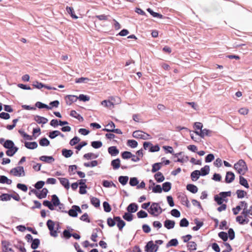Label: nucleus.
Listing matches in <instances>:
<instances>
[{
    "mask_svg": "<svg viewBox=\"0 0 252 252\" xmlns=\"http://www.w3.org/2000/svg\"><path fill=\"white\" fill-rule=\"evenodd\" d=\"M231 192L230 191L226 192H221L219 193V195L220 196L222 199H225L227 196H230Z\"/></svg>",
    "mask_w": 252,
    "mask_h": 252,
    "instance_id": "e2e57ef3",
    "label": "nucleus"
},
{
    "mask_svg": "<svg viewBox=\"0 0 252 252\" xmlns=\"http://www.w3.org/2000/svg\"><path fill=\"white\" fill-rule=\"evenodd\" d=\"M83 157L85 159L89 160L92 158H96L97 157V156L95 155L93 153H90L85 154L83 156Z\"/></svg>",
    "mask_w": 252,
    "mask_h": 252,
    "instance_id": "0e129e2a",
    "label": "nucleus"
},
{
    "mask_svg": "<svg viewBox=\"0 0 252 252\" xmlns=\"http://www.w3.org/2000/svg\"><path fill=\"white\" fill-rule=\"evenodd\" d=\"M90 79L87 77H81L79 78H77L75 80V82L76 83H87Z\"/></svg>",
    "mask_w": 252,
    "mask_h": 252,
    "instance_id": "69168bd1",
    "label": "nucleus"
},
{
    "mask_svg": "<svg viewBox=\"0 0 252 252\" xmlns=\"http://www.w3.org/2000/svg\"><path fill=\"white\" fill-rule=\"evenodd\" d=\"M19 133L26 140H31L32 139V136L28 135L22 130H19Z\"/></svg>",
    "mask_w": 252,
    "mask_h": 252,
    "instance_id": "09e8293b",
    "label": "nucleus"
},
{
    "mask_svg": "<svg viewBox=\"0 0 252 252\" xmlns=\"http://www.w3.org/2000/svg\"><path fill=\"white\" fill-rule=\"evenodd\" d=\"M47 225L50 230L51 235L53 237H57V231L54 230V227L55 226L54 222L52 220H49L47 222Z\"/></svg>",
    "mask_w": 252,
    "mask_h": 252,
    "instance_id": "423d86ee",
    "label": "nucleus"
},
{
    "mask_svg": "<svg viewBox=\"0 0 252 252\" xmlns=\"http://www.w3.org/2000/svg\"><path fill=\"white\" fill-rule=\"evenodd\" d=\"M120 162L121 161L119 158L114 159L111 161V165L114 170L117 169L120 167Z\"/></svg>",
    "mask_w": 252,
    "mask_h": 252,
    "instance_id": "5701e85b",
    "label": "nucleus"
},
{
    "mask_svg": "<svg viewBox=\"0 0 252 252\" xmlns=\"http://www.w3.org/2000/svg\"><path fill=\"white\" fill-rule=\"evenodd\" d=\"M195 221L196 225L193 226L192 229L194 231H197L203 225V223L202 222H200L196 220H195Z\"/></svg>",
    "mask_w": 252,
    "mask_h": 252,
    "instance_id": "13d9d810",
    "label": "nucleus"
},
{
    "mask_svg": "<svg viewBox=\"0 0 252 252\" xmlns=\"http://www.w3.org/2000/svg\"><path fill=\"white\" fill-rule=\"evenodd\" d=\"M132 157V153L130 152L125 151L122 154V157L124 159H129Z\"/></svg>",
    "mask_w": 252,
    "mask_h": 252,
    "instance_id": "864d4df0",
    "label": "nucleus"
},
{
    "mask_svg": "<svg viewBox=\"0 0 252 252\" xmlns=\"http://www.w3.org/2000/svg\"><path fill=\"white\" fill-rule=\"evenodd\" d=\"M115 220L117 222V225L119 229L121 231L126 225L125 222L122 220L120 217H115Z\"/></svg>",
    "mask_w": 252,
    "mask_h": 252,
    "instance_id": "ddd939ff",
    "label": "nucleus"
},
{
    "mask_svg": "<svg viewBox=\"0 0 252 252\" xmlns=\"http://www.w3.org/2000/svg\"><path fill=\"white\" fill-rule=\"evenodd\" d=\"M18 150V149L16 147L12 148L11 149H8V150L6 151V154L8 156H13L15 154V153L17 152Z\"/></svg>",
    "mask_w": 252,
    "mask_h": 252,
    "instance_id": "2f4dec72",
    "label": "nucleus"
},
{
    "mask_svg": "<svg viewBox=\"0 0 252 252\" xmlns=\"http://www.w3.org/2000/svg\"><path fill=\"white\" fill-rule=\"evenodd\" d=\"M187 189L193 193H195L198 191L197 187L193 184H188L187 186Z\"/></svg>",
    "mask_w": 252,
    "mask_h": 252,
    "instance_id": "b1692460",
    "label": "nucleus"
},
{
    "mask_svg": "<svg viewBox=\"0 0 252 252\" xmlns=\"http://www.w3.org/2000/svg\"><path fill=\"white\" fill-rule=\"evenodd\" d=\"M171 188V184L170 182H167L162 184V189L165 191L167 192L170 190Z\"/></svg>",
    "mask_w": 252,
    "mask_h": 252,
    "instance_id": "f704fd0d",
    "label": "nucleus"
},
{
    "mask_svg": "<svg viewBox=\"0 0 252 252\" xmlns=\"http://www.w3.org/2000/svg\"><path fill=\"white\" fill-rule=\"evenodd\" d=\"M158 246L154 244L153 241H149L145 247V251L146 252H156Z\"/></svg>",
    "mask_w": 252,
    "mask_h": 252,
    "instance_id": "20e7f679",
    "label": "nucleus"
},
{
    "mask_svg": "<svg viewBox=\"0 0 252 252\" xmlns=\"http://www.w3.org/2000/svg\"><path fill=\"white\" fill-rule=\"evenodd\" d=\"M148 212L154 217H158L162 213V209L157 203H153L149 209Z\"/></svg>",
    "mask_w": 252,
    "mask_h": 252,
    "instance_id": "f03ea898",
    "label": "nucleus"
},
{
    "mask_svg": "<svg viewBox=\"0 0 252 252\" xmlns=\"http://www.w3.org/2000/svg\"><path fill=\"white\" fill-rule=\"evenodd\" d=\"M61 184L66 189L69 188V183L68 179L65 178H59Z\"/></svg>",
    "mask_w": 252,
    "mask_h": 252,
    "instance_id": "4be33fe9",
    "label": "nucleus"
},
{
    "mask_svg": "<svg viewBox=\"0 0 252 252\" xmlns=\"http://www.w3.org/2000/svg\"><path fill=\"white\" fill-rule=\"evenodd\" d=\"M61 135L63 136V134L59 130H54L49 133V137L51 139H54L57 136Z\"/></svg>",
    "mask_w": 252,
    "mask_h": 252,
    "instance_id": "cd10ccee",
    "label": "nucleus"
},
{
    "mask_svg": "<svg viewBox=\"0 0 252 252\" xmlns=\"http://www.w3.org/2000/svg\"><path fill=\"white\" fill-rule=\"evenodd\" d=\"M73 153L72 151L71 150L63 149L62 150V155L66 158L70 157L73 155Z\"/></svg>",
    "mask_w": 252,
    "mask_h": 252,
    "instance_id": "c756f323",
    "label": "nucleus"
},
{
    "mask_svg": "<svg viewBox=\"0 0 252 252\" xmlns=\"http://www.w3.org/2000/svg\"><path fill=\"white\" fill-rule=\"evenodd\" d=\"M103 206L104 208V210L106 212H110L111 211V207L109 204L107 202H104L103 203Z\"/></svg>",
    "mask_w": 252,
    "mask_h": 252,
    "instance_id": "4d7b16f0",
    "label": "nucleus"
},
{
    "mask_svg": "<svg viewBox=\"0 0 252 252\" xmlns=\"http://www.w3.org/2000/svg\"><path fill=\"white\" fill-rule=\"evenodd\" d=\"M101 104L102 105L104 106L105 107L108 108L109 109H111L112 108H113L114 106V103L113 101H108L107 100H103Z\"/></svg>",
    "mask_w": 252,
    "mask_h": 252,
    "instance_id": "a211bd4d",
    "label": "nucleus"
},
{
    "mask_svg": "<svg viewBox=\"0 0 252 252\" xmlns=\"http://www.w3.org/2000/svg\"><path fill=\"white\" fill-rule=\"evenodd\" d=\"M2 251L4 252H13L11 248H9L10 243L6 241H2L1 242Z\"/></svg>",
    "mask_w": 252,
    "mask_h": 252,
    "instance_id": "9d476101",
    "label": "nucleus"
},
{
    "mask_svg": "<svg viewBox=\"0 0 252 252\" xmlns=\"http://www.w3.org/2000/svg\"><path fill=\"white\" fill-rule=\"evenodd\" d=\"M35 105L36 107L39 109L46 108L47 109H52V107H50V106H48L39 101L37 102Z\"/></svg>",
    "mask_w": 252,
    "mask_h": 252,
    "instance_id": "473e14b6",
    "label": "nucleus"
},
{
    "mask_svg": "<svg viewBox=\"0 0 252 252\" xmlns=\"http://www.w3.org/2000/svg\"><path fill=\"white\" fill-rule=\"evenodd\" d=\"M214 200L219 205L223 204L224 201L225 202L227 201V199H222L219 195H217L214 197Z\"/></svg>",
    "mask_w": 252,
    "mask_h": 252,
    "instance_id": "7c9ffc66",
    "label": "nucleus"
},
{
    "mask_svg": "<svg viewBox=\"0 0 252 252\" xmlns=\"http://www.w3.org/2000/svg\"><path fill=\"white\" fill-rule=\"evenodd\" d=\"M123 218L128 221H130L132 220L133 216L130 213H126L123 216Z\"/></svg>",
    "mask_w": 252,
    "mask_h": 252,
    "instance_id": "bf43d9fd",
    "label": "nucleus"
},
{
    "mask_svg": "<svg viewBox=\"0 0 252 252\" xmlns=\"http://www.w3.org/2000/svg\"><path fill=\"white\" fill-rule=\"evenodd\" d=\"M10 172L15 176L20 177L25 175V171L22 166H18L13 168L11 170Z\"/></svg>",
    "mask_w": 252,
    "mask_h": 252,
    "instance_id": "39448f33",
    "label": "nucleus"
},
{
    "mask_svg": "<svg viewBox=\"0 0 252 252\" xmlns=\"http://www.w3.org/2000/svg\"><path fill=\"white\" fill-rule=\"evenodd\" d=\"M25 147L29 149H34L37 147V144L36 142H26Z\"/></svg>",
    "mask_w": 252,
    "mask_h": 252,
    "instance_id": "f3484780",
    "label": "nucleus"
},
{
    "mask_svg": "<svg viewBox=\"0 0 252 252\" xmlns=\"http://www.w3.org/2000/svg\"><path fill=\"white\" fill-rule=\"evenodd\" d=\"M0 183L1 184H7L8 185H10L12 183V181L10 179H8L6 176H0Z\"/></svg>",
    "mask_w": 252,
    "mask_h": 252,
    "instance_id": "72a5a7b5",
    "label": "nucleus"
},
{
    "mask_svg": "<svg viewBox=\"0 0 252 252\" xmlns=\"http://www.w3.org/2000/svg\"><path fill=\"white\" fill-rule=\"evenodd\" d=\"M178 244V240L176 239H172L168 242L166 245L167 247L171 246H176Z\"/></svg>",
    "mask_w": 252,
    "mask_h": 252,
    "instance_id": "3c124183",
    "label": "nucleus"
},
{
    "mask_svg": "<svg viewBox=\"0 0 252 252\" xmlns=\"http://www.w3.org/2000/svg\"><path fill=\"white\" fill-rule=\"evenodd\" d=\"M138 206L135 203H131L127 207V210L130 213H134L137 211Z\"/></svg>",
    "mask_w": 252,
    "mask_h": 252,
    "instance_id": "dca6fc26",
    "label": "nucleus"
},
{
    "mask_svg": "<svg viewBox=\"0 0 252 252\" xmlns=\"http://www.w3.org/2000/svg\"><path fill=\"white\" fill-rule=\"evenodd\" d=\"M32 191L34 193H35L36 196L39 199H42L46 197L47 194L48 193V189L46 188L43 189L40 193L37 192V191L35 189H33Z\"/></svg>",
    "mask_w": 252,
    "mask_h": 252,
    "instance_id": "6e6552de",
    "label": "nucleus"
},
{
    "mask_svg": "<svg viewBox=\"0 0 252 252\" xmlns=\"http://www.w3.org/2000/svg\"><path fill=\"white\" fill-rule=\"evenodd\" d=\"M43 205L45 206H47L48 207V208L51 210H54V206L53 204L51 203V202L48 200H44L43 202Z\"/></svg>",
    "mask_w": 252,
    "mask_h": 252,
    "instance_id": "680f3d73",
    "label": "nucleus"
},
{
    "mask_svg": "<svg viewBox=\"0 0 252 252\" xmlns=\"http://www.w3.org/2000/svg\"><path fill=\"white\" fill-rule=\"evenodd\" d=\"M39 159L48 163H51L54 161L55 159L52 156H42L39 158Z\"/></svg>",
    "mask_w": 252,
    "mask_h": 252,
    "instance_id": "2eb2a0df",
    "label": "nucleus"
},
{
    "mask_svg": "<svg viewBox=\"0 0 252 252\" xmlns=\"http://www.w3.org/2000/svg\"><path fill=\"white\" fill-rule=\"evenodd\" d=\"M196 244L193 241L189 242L187 246L189 250L190 251H194L196 250Z\"/></svg>",
    "mask_w": 252,
    "mask_h": 252,
    "instance_id": "de8ad7c7",
    "label": "nucleus"
},
{
    "mask_svg": "<svg viewBox=\"0 0 252 252\" xmlns=\"http://www.w3.org/2000/svg\"><path fill=\"white\" fill-rule=\"evenodd\" d=\"M154 177L158 183L163 182L165 179L164 176L163 175L162 173L160 172H158V173H157L155 175Z\"/></svg>",
    "mask_w": 252,
    "mask_h": 252,
    "instance_id": "412c9836",
    "label": "nucleus"
},
{
    "mask_svg": "<svg viewBox=\"0 0 252 252\" xmlns=\"http://www.w3.org/2000/svg\"><path fill=\"white\" fill-rule=\"evenodd\" d=\"M39 143L41 146H47L50 144V142L46 138H43L39 140Z\"/></svg>",
    "mask_w": 252,
    "mask_h": 252,
    "instance_id": "37998d69",
    "label": "nucleus"
},
{
    "mask_svg": "<svg viewBox=\"0 0 252 252\" xmlns=\"http://www.w3.org/2000/svg\"><path fill=\"white\" fill-rule=\"evenodd\" d=\"M161 163H156L152 166V172L154 173L159 170L161 168Z\"/></svg>",
    "mask_w": 252,
    "mask_h": 252,
    "instance_id": "8fccbe9b",
    "label": "nucleus"
},
{
    "mask_svg": "<svg viewBox=\"0 0 252 252\" xmlns=\"http://www.w3.org/2000/svg\"><path fill=\"white\" fill-rule=\"evenodd\" d=\"M239 180V183L242 186H244L246 188H249L248 182L244 177L242 176H240Z\"/></svg>",
    "mask_w": 252,
    "mask_h": 252,
    "instance_id": "e433bc0d",
    "label": "nucleus"
},
{
    "mask_svg": "<svg viewBox=\"0 0 252 252\" xmlns=\"http://www.w3.org/2000/svg\"><path fill=\"white\" fill-rule=\"evenodd\" d=\"M219 236L224 241H226L228 239V235L227 233L222 231L219 233Z\"/></svg>",
    "mask_w": 252,
    "mask_h": 252,
    "instance_id": "6e6d98bb",
    "label": "nucleus"
},
{
    "mask_svg": "<svg viewBox=\"0 0 252 252\" xmlns=\"http://www.w3.org/2000/svg\"><path fill=\"white\" fill-rule=\"evenodd\" d=\"M91 202L92 204L96 208L100 206V201L96 197H92L91 199Z\"/></svg>",
    "mask_w": 252,
    "mask_h": 252,
    "instance_id": "4c0bfd02",
    "label": "nucleus"
},
{
    "mask_svg": "<svg viewBox=\"0 0 252 252\" xmlns=\"http://www.w3.org/2000/svg\"><path fill=\"white\" fill-rule=\"evenodd\" d=\"M236 220L240 224L244 225L247 224L249 222V220L248 218V216L245 215H242L238 216L236 218Z\"/></svg>",
    "mask_w": 252,
    "mask_h": 252,
    "instance_id": "0eeeda50",
    "label": "nucleus"
},
{
    "mask_svg": "<svg viewBox=\"0 0 252 252\" xmlns=\"http://www.w3.org/2000/svg\"><path fill=\"white\" fill-rule=\"evenodd\" d=\"M40 244V241L38 239H34L32 240V242L31 245V248L32 249L35 250L38 248Z\"/></svg>",
    "mask_w": 252,
    "mask_h": 252,
    "instance_id": "c03bdc74",
    "label": "nucleus"
},
{
    "mask_svg": "<svg viewBox=\"0 0 252 252\" xmlns=\"http://www.w3.org/2000/svg\"><path fill=\"white\" fill-rule=\"evenodd\" d=\"M65 99L67 104L71 105L73 102L77 101L78 97L73 95H68L65 97Z\"/></svg>",
    "mask_w": 252,
    "mask_h": 252,
    "instance_id": "9b49d317",
    "label": "nucleus"
},
{
    "mask_svg": "<svg viewBox=\"0 0 252 252\" xmlns=\"http://www.w3.org/2000/svg\"><path fill=\"white\" fill-rule=\"evenodd\" d=\"M52 201L53 202V205L55 206H59L60 204L59 198L55 194L52 196Z\"/></svg>",
    "mask_w": 252,
    "mask_h": 252,
    "instance_id": "58836bf2",
    "label": "nucleus"
},
{
    "mask_svg": "<svg viewBox=\"0 0 252 252\" xmlns=\"http://www.w3.org/2000/svg\"><path fill=\"white\" fill-rule=\"evenodd\" d=\"M175 224L174 221L169 220H166L164 223V226L168 229L173 228L174 227Z\"/></svg>",
    "mask_w": 252,
    "mask_h": 252,
    "instance_id": "6ab92c4d",
    "label": "nucleus"
},
{
    "mask_svg": "<svg viewBox=\"0 0 252 252\" xmlns=\"http://www.w3.org/2000/svg\"><path fill=\"white\" fill-rule=\"evenodd\" d=\"M66 10L67 13L70 15L71 17L73 19H77L78 17L75 14L74 9L71 7L67 6Z\"/></svg>",
    "mask_w": 252,
    "mask_h": 252,
    "instance_id": "bb28decb",
    "label": "nucleus"
},
{
    "mask_svg": "<svg viewBox=\"0 0 252 252\" xmlns=\"http://www.w3.org/2000/svg\"><path fill=\"white\" fill-rule=\"evenodd\" d=\"M234 169L237 173L241 175H244L248 170V168L246 162L242 159H240L234 165Z\"/></svg>",
    "mask_w": 252,
    "mask_h": 252,
    "instance_id": "f257e3e1",
    "label": "nucleus"
},
{
    "mask_svg": "<svg viewBox=\"0 0 252 252\" xmlns=\"http://www.w3.org/2000/svg\"><path fill=\"white\" fill-rule=\"evenodd\" d=\"M34 120L38 124H45L48 120L47 118L40 116L36 115L34 117Z\"/></svg>",
    "mask_w": 252,
    "mask_h": 252,
    "instance_id": "f8f14e48",
    "label": "nucleus"
},
{
    "mask_svg": "<svg viewBox=\"0 0 252 252\" xmlns=\"http://www.w3.org/2000/svg\"><path fill=\"white\" fill-rule=\"evenodd\" d=\"M242 204H245L244 208H243V210L241 213L242 215H247L248 216L250 215L252 216V205L250 207L249 209H247L248 205L247 203L243 201L242 202Z\"/></svg>",
    "mask_w": 252,
    "mask_h": 252,
    "instance_id": "1a4fd4ad",
    "label": "nucleus"
},
{
    "mask_svg": "<svg viewBox=\"0 0 252 252\" xmlns=\"http://www.w3.org/2000/svg\"><path fill=\"white\" fill-rule=\"evenodd\" d=\"M127 144L128 146H129L132 148H134L137 146L138 143L136 141H135L134 140H128Z\"/></svg>",
    "mask_w": 252,
    "mask_h": 252,
    "instance_id": "49530a36",
    "label": "nucleus"
},
{
    "mask_svg": "<svg viewBox=\"0 0 252 252\" xmlns=\"http://www.w3.org/2000/svg\"><path fill=\"white\" fill-rule=\"evenodd\" d=\"M116 221H117L115 220V217H114V219L108 218L107 220V224L110 227L114 226L115 225Z\"/></svg>",
    "mask_w": 252,
    "mask_h": 252,
    "instance_id": "603ef678",
    "label": "nucleus"
},
{
    "mask_svg": "<svg viewBox=\"0 0 252 252\" xmlns=\"http://www.w3.org/2000/svg\"><path fill=\"white\" fill-rule=\"evenodd\" d=\"M91 145L93 148L95 149H98L100 148L102 146V143L101 141H93L91 143Z\"/></svg>",
    "mask_w": 252,
    "mask_h": 252,
    "instance_id": "a18cd8bd",
    "label": "nucleus"
},
{
    "mask_svg": "<svg viewBox=\"0 0 252 252\" xmlns=\"http://www.w3.org/2000/svg\"><path fill=\"white\" fill-rule=\"evenodd\" d=\"M119 182L122 184L123 185H125L127 183L128 180V177L127 176H120L119 177Z\"/></svg>",
    "mask_w": 252,
    "mask_h": 252,
    "instance_id": "79ce46f5",
    "label": "nucleus"
},
{
    "mask_svg": "<svg viewBox=\"0 0 252 252\" xmlns=\"http://www.w3.org/2000/svg\"><path fill=\"white\" fill-rule=\"evenodd\" d=\"M210 168L208 165H205L204 167L202 168L200 170V175L205 176L209 174Z\"/></svg>",
    "mask_w": 252,
    "mask_h": 252,
    "instance_id": "c9c22d12",
    "label": "nucleus"
},
{
    "mask_svg": "<svg viewBox=\"0 0 252 252\" xmlns=\"http://www.w3.org/2000/svg\"><path fill=\"white\" fill-rule=\"evenodd\" d=\"M14 146V144L13 142L10 140H6L3 144L4 147L6 149H11L12 148L15 147Z\"/></svg>",
    "mask_w": 252,
    "mask_h": 252,
    "instance_id": "c85d7f7f",
    "label": "nucleus"
},
{
    "mask_svg": "<svg viewBox=\"0 0 252 252\" xmlns=\"http://www.w3.org/2000/svg\"><path fill=\"white\" fill-rule=\"evenodd\" d=\"M209 132L210 131L206 128L204 129H201L200 131L199 136L202 138H204L205 136L209 135Z\"/></svg>",
    "mask_w": 252,
    "mask_h": 252,
    "instance_id": "052dcab7",
    "label": "nucleus"
},
{
    "mask_svg": "<svg viewBox=\"0 0 252 252\" xmlns=\"http://www.w3.org/2000/svg\"><path fill=\"white\" fill-rule=\"evenodd\" d=\"M200 171L199 170H194L191 173V178L192 181H196L200 175Z\"/></svg>",
    "mask_w": 252,
    "mask_h": 252,
    "instance_id": "393cba45",
    "label": "nucleus"
},
{
    "mask_svg": "<svg viewBox=\"0 0 252 252\" xmlns=\"http://www.w3.org/2000/svg\"><path fill=\"white\" fill-rule=\"evenodd\" d=\"M70 115L72 117L76 118L80 121H83L84 120L83 118L80 114H78L75 110H71Z\"/></svg>",
    "mask_w": 252,
    "mask_h": 252,
    "instance_id": "a878e982",
    "label": "nucleus"
},
{
    "mask_svg": "<svg viewBox=\"0 0 252 252\" xmlns=\"http://www.w3.org/2000/svg\"><path fill=\"white\" fill-rule=\"evenodd\" d=\"M0 199L2 201H9L11 199L10 194L3 193L0 196Z\"/></svg>",
    "mask_w": 252,
    "mask_h": 252,
    "instance_id": "5fc2aeb1",
    "label": "nucleus"
},
{
    "mask_svg": "<svg viewBox=\"0 0 252 252\" xmlns=\"http://www.w3.org/2000/svg\"><path fill=\"white\" fill-rule=\"evenodd\" d=\"M68 214L70 216L72 217H76L78 215L76 210V208H73L72 207L68 211Z\"/></svg>",
    "mask_w": 252,
    "mask_h": 252,
    "instance_id": "338daca9",
    "label": "nucleus"
},
{
    "mask_svg": "<svg viewBox=\"0 0 252 252\" xmlns=\"http://www.w3.org/2000/svg\"><path fill=\"white\" fill-rule=\"evenodd\" d=\"M235 175L234 174L230 171H228L226 173L225 176V182L227 183H230L233 182L234 180Z\"/></svg>",
    "mask_w": 252,
    "mask_h": 252,
    "instance_id": "4468645a",
    "label": "nucleus"
},
{
    "mask_svg": "<svg viewBox=\"0 0 252 252\" xmlns=\"http://www.w3.org/2000/svg\"><path fill=\"white\" fill-rule=\"evenodd\" d=\"M102 185L106 188H109L111 187H116V185L112 181H109L107 180H104L102 183Z\"/></svg>",
    "mask_w": 252,
    "mask_h": 252,
    "instance_id": "ea45409f",
    "label": "nucleus"
},
{
    "mask_svg": "<svg viewBox=\"0 0 252 252\" xmlns=\"http://www.w3.org/2000/svg\"><path fill=\"white\" fill-rule=\"evenodd\" d=\"M147 11L154 17H158L159 19L163 18V15L158 13L154 12L151 8H149L147 9Z\"/></svg>",
    "mask_w": 252,
    "mask_h": 252,
    "instance_id": "a19ab883",
    "label": "nucleus"
},
{
    "mask_svg": "<svg viewBox=\"0 0 252 252\" xmlns=\"http://www.w3.org/2000/svg\"><path fill=\"white\" fill-rule=\"evenodd\" d=\"M132 136L135 138L146 140L151 138L149 134L141 130H135L132 133Z\"/></svg>",
    "mask_w": 252,
    "mask_h": 252,
    "instance_id": "7ed1b4c3",
    "label": "nucleus"
},
{
    "mask_svg": "<svg viewBox=\"0 0 252 252\" xmlns=\"http://www.w3.org/2000/svg\"><path fill=\"white\" fill-rule=\"evenodd\" d=\"M108 151L109 153L112 156H116L119 153V151L115 146L110 147L108 148Z\"/></svg>",
    "mask_w": 252,
    "mask_h": 252,
    "instance_id": "aec40b11",
    "label": "nucleus"
},
{
    "mask_svg": "<svg viewBox=\"0 0 252 252\" xmlns=\"http://www.w3.org/2000/svg\"><path fill=\"white\" fill-rule=\"evenodd\" d=\"M138 218H145L148 216L147 213L144 211L141 210L137 214Z\"/></svg>",
    "mask_w": 252,
    "mask_h": 252,
    "instance_id": "774afa93",
    "label": "nucleus"
}]
</instances>
